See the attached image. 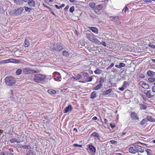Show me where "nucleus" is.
Returning <instances> with one entry per match:
<instances>
[{"label":"nucleus","mask_w":155,"mask_h":155,"mask_svg":"<svg viewBox=\"0 0 155 155\" xmlns=\"http://www.w3.org/2000/svg\"><path fill=\"white\" fill-rule=\"evenodd\" d=\"M89 28L94 33L97 34L98 33V29L97 28L95 27H90Z\"/></svg>","instance_id":"17"},{"label":"nucleus","mask_w":155,"mask_h":155,"mask_svg":"<svg viewBox=\"0 0 155 155\" xmlns=\"http://www.w3.org/2000/svg\"><path fill=\"white\" fill-rule=\"evenodd\" d=\"M10 141L12 143H14L15 142H16L18 143H19L20 141L18 140L16 138H13L10 139Z\"/></svg>","instance_id":"26"},{"label":"nucleus","mask_w":155,"mask_h":155,"mask_svg":"<svg viewBox=\"0 0 155 155\" xmlns=\"http://www.w3.org/2000/svg\"><path fill=\"white\" fill-rule=\"evenodd\" d=\"M43 5L44 7H45V8H47L56 17V15L55 14L54 12L52 11V9L50 8V7H48V6L46 5L45 4H43Z\"/></svg>","instance_id":"18"},{"label":"nucleus","mask_w":155,"mask_h":155,"mask_svg":"<svg viewBox=\"0 0 155 155\" xmlns=\"http://www.w3.org/2000/svg\"><path fill=\"white\" fill-rule=\"evenodd\" d=\"M82 77V76L80 74H78L76 77L72 76L71 78V80L74 81L80 79Z\"/></svg>","instance_id":"9"},{"label":"nucleus","mask_w":155,"mask_h":155,"mask_svg":"<svg viewBox=\"0 0 155 155\" xmlns=\"http://www.w3.org/2000/svg\"><path fill=\"white\" fill-rule=\"evenodd\" d=\"M141 97H142L143 99L145 101H146L147 100V98L145 96L141 94Z\"/></svg>","instance_id":"48"},{"label":"nucleus","mask_w":155,"mask_h":155,"mask_svg":"<svg viewBox=\"0 0 155 155\" xmlns=\"http://www.w3.org/2000/svg\"><path fill=\"white\" fill-rule=\"evenodd\" d=\"M28 1V4L29 6L31 7H34L35 6V2L34 0H29Z\"/></svg>","instance_id":"14"},{"label":"nucleus","mask_w":155,"mask_h":155,"mask_svg":"<svg viewBox=\"0 0 155 155\" xmlns=\"http://www.w3.org/2000/svg\"><path fill=\"white\" fill-rule=\"evenodd\" d=\"M147 118L143 119L142 121L140 122V124L141 125H144L147 122Z\"/></svg>","instance_id":"31"},{"label":"nucleus","mask_w":155,"mask_h":155,"mask_svg":"<svg viewBox=\"0 0 155 155\" xmlns=\"http://www.w3.org/2000/svg\"><path fill=\"white\" fill-rule=\"evenodd\" d=\"M69 8V6L68 5H67L64 9V11L66 12H67Z\"/></svg>","instance_id":"49"},{"label":"nucleus","mask_w":155,"mask_h":155,"mask_svg":"<svg viewBox=\"0 0 155 155\" xmlns=\"http://www.w3.org/2000/svg\"><path fill=\"white\" fill-rule=\"evenodd\" d=\"M41 71L40 69L36 68L32 69L31 68H26L23 69V72L25 74H31L34 73H39Z\"/></svg>","instance_id":"3"},{"label":"nucleus","mask_w":155,"mask_h":155,"mask_svg":"<svg viewBox=\"0 0 155 155\" xmlns=\"http://www.w3.org/2000/svg\"><path fill=\"white\" fill-rule=\"evenodd\" d=\"M25 10L26 12H30L32 10V9L28 7H25Z\"/></svg>","instance_id":"40"},{"label":"nucleus","mask_w":155,"mask_h":155,"mask_svg":"<svg viewBox=\"0 0 155 155\" xmlns=\"http://www.w3.org/2000/svg\"><path fill=\"white\" fill-rule=\"evenodd\" d=\"M110 125L112 128H113L115 127V125L114 124H110Z\"/></svg>","instance_id":"55"},{"label":"nucleus","mask_w":155,"mask_h":155,"mask_svg":"<svg viewBox=\"0 0 155 155\" xmlns=\"http://www.w3.org/2000/svg\"><path fill=\"white\" fill-rule=\"evenodd\" d=\"M72 109V106L70 104L68 105V106L64 110L63 112L64 113H68L69 111H71Z\"/></svg>","instance_id":"11"},{"label":"nucleus","mask_w":155,"mask_h":155,"mask_svg":"<svg viewBox=\"0 0 155 155\" xmlns=\"http://www.w3.org/2000/svg\"><path fill=\"white\" fill-rule=\"evenodd\" d=\"M146 152L147 153V154L148 155H151V150L150 149H147L146 150Z\"/></svg>","instance_id":"43"},{"label":"nucleus","mask_w":155,"mask_h":155,"mask_svg":"<svg viewBox=\"0 0 155 155\" xmlns=\"http://www.w3.org/2000/svg\"><path fill=\"white\" fill-rule=\"evenodd\" d=\"M129 85V83L128 82L124 81L122 85V86L126 88Z\"/></svg>","instance_id":"29"},{"label":"nucleus","mask_w":155,"mask_h":155,"mask_svg":"<svg viewBox=\"0 0 155 155\" xmlns=\"http://www.w3.org/2000/svg\"><path fill=\"white\" fill-rule=\"evenodd\" d=\"M139 84L144 89H147L149 88V85L143 81H140L139 83Z\"/></svg>","instance_id":"8"},{"label":"nucleus","mask_w":155,"mask_h":155,"mask_svg":"<svg viewBox=\"0 0 155 155\" xmlns=\"http://www.w3.org/2000/svg\"><path fill=\"white\" fill-rule=\"evenodd\" d=\"M144 93L146 95L147 97L149 98H150L154 96L153 95H151V91L150 90L147 91L146 92H144Z\"/></svg>","instance_id":"16"},{"label":"nucleus","mask_w":155,"mask_h":155,"mask_svg":"<svg viewBox=\"0 0 155 155\" xmlns=\"http://www.w3.org/2000/svg\"><path fill=\"white\" fill-rule=\"evenodd\" d=\"M62 54L64 56L67 58L68 57L69 55V53L66 51H63Z\"/></svg>","instance_id":"30"},{"label":"nucleus","mask_w":155,"mask_h":155,"mask_svg":"<svg viewBox=\"0 0 155 155\" xmlns=\"http://www.w3.org/2000/svg\"><path fill=\"white\" fill-rule=\"evenodd\" d=\"M130 117L131 120L133 121H136L139 120V119L138 114L134 111L132 112L130 114Z\"/></svg>","instance_id":"7"},{"label":"nucleus","mask_w":155,"mask_h":155,"mask_svg":"<svg viewBox=\"0 0 155 155\" xmlns=\"http://www.w3.org/2000/svg\"><path fill=\"white\" fill-rule=\"evenodd\" d=\"M147 120H149L150 121H153L154 118L151 116H147Z\"/></svg>","instance_id":"39"},{"label":"nucleus","mask_w":155,"mask_h":155,"mask_svg":"<svg viewBox=\"0 0 155 155\" xmlns=\"http://www.w3.org/2000/svg\"><path fill=\"white\" fill-rule=\"evenodd\" d=\"M23 10V8L21 7L17 9H14L11 11L9 14L11 16H17L21 14Z\"/></svg>","instance_id":"5"},{"label":"nucleus","mask_w":155,"mask_h":155,"mask_svg":"<svg viewBox=\"0 0 155 155\" xmlns=\"http://www.w3.org/2000/svg\"><path fill=\"white\" fill-rule=\"evenodd\" d=\"M152 90L153 92H155V85H154L152 87Z\"/></svg>","instance_id":"53"},{"label":"nucleus","mask_w":155,"mask_h":155,"mask_svg":"<svg viewBox=\"0 0 155 155\" xmlns=\"http://www.w3.org/2000/svg\"><path fill=\"white\" fill-rule=\"evenodd\" d=\"M103 8V6L102 5H99L96 6L95 8V12L100 11Z\"/></svg>","instance_id":"15"},{"label":"nucleus","mask_w":155,"mask_h":155,"mask_svg":"<svg viewBox=\"0 0 155 155\" xmlns=\"http://www.w3.org/2000/svg\"><path fill=\"white\" fill-rule=\"evenodd\" d=\"M97 119V117L96 116L92 118V120H96Z\"/></svg>","instance_id":"58"},{"label":"nucleus","mask_w":155,"mask_h":155,"mask_svg":"<svg viewBox=\"0 0 155 155\" xmlns=\"http://www.w3.org/2000/svg\"><path fill=\"white\" fill-rule=\"evenodd\" d=\"M86 36L87 38L91 41L97 44L99 42L98 39L94 37V35L92 34L87 33Z\"/></svg>","instance_id":"6"},{"label":"nucleus","mask_w":155,"mask_h":155,"mask_svg":"<svg viewBox=\"0 0 155 155\" xmlns=\"http://www.w3.org/2000/svg\"><path fill=\"white\" fill-rule=\"evenodd\" d=\"M4 63H10V61H9V59H8L4 60Z\"/></svg>","instance_id":"54"},{"label":"nucleus","mask_w":155,"mask_h":155,"mask_svg":"<svg viewBox=\"0 0 155 155\" xmlns=\"http://www.w3.org/2000/svg\"><path fill=\"white\" fill-rule=\"evenodd\" d=\"M73 146L75 147H82V146L81 145H79L78 144H73Z\"/></svg>","instance_id":"47"},{"label":"nucleus","mask_w":155,"mask_h":155,"mask_svg":"<svg viewBox=\"0 0 155 155\" xmlns=\"http://www.w3.org/2000/svg\"><path fill=\"white\" fill-rule=\"evenodd\" d=\"M82 73H83L82 75L84 77H87L89 75V74L87 72H82Z\"/></svg>","instance_id":"44"},{"label":"nucleus","mask_w":155,"mask_h":155,"mask_svg":"<svg viewBox=\"0 0 155 155\" xmlns=\"http://www.w3.org/2000/svg\"><path fill=\"white\" fill-rule=\"evenodd\" d=\"M9 61L10 62L17 63L19 62V61L18 60L14 59L12 58L9 59Z\"/></svg>","instance_id":"22"},{"label":"nucleus","mask_w":155,"mask_h":155,"mask_svg":"<svg viewBox=\"0 0 155 155\" xmlns=\"http://www.w3.org/2000/svg\"><path fill=\"white\" fill-rule=\"evenodd\" d=\"M98 41H99V42H98L97 44H96L97 45H100L101 44L102 45H103L104 47H106L107 46L106 44L105 43V42L104 41H102L101 42L98 40Z\"/></svg>","instance_id":"35"},{"label":"nucleus","mask_w":155,"mask_h":155,"mask_svg":"<svg viewBox=\"0 0 155 155\" xmlns=\"http://www.w3.org/2000/svg\"><path fill=\"white\" fill-rule=\"evenodd\" d=\"M154 73L153 72L151 71H149L147 72V75L150 77L153 76Z\"/></svg>","instance_id":"34"},{"label":"nucleus","mask_w":155,"mask_h":155,"mask_svg":"<svg viewBox=\"0 0 155 155\" xmlns=\"http://www.w3.org/2000/svg\"><path fill=\"white\" fill-rule=\"evenodd\" d=\"M87 146L89 150L91 152L94 153H96V149L94 146L91 144H88Z\"/></svg>","instance_id":"10"},{"label":"nucleus","mask_w":155,"mask_h":155,"mask_svg":"<svg viewBox=\"0 0 155 155\" xmlns=\"http://www.w3.org/2000/svg\"><path fill=\"white\" fill-rule=\"evenodd\" d=\"M20 147H21L24 149H27L28 150H29L31 148V147L29 145H22L20 146Z\"/></svg>","instance_id":"24"},{"label":"nucleus","mask_w":155,"mask_h":155,"mask_svg":"<svg viewBox=\"0 0 155 155\" xmlns=\"http://www.w3.org/2000/svg\"><path fill=\"white\" fill-rule=\"evenodd\" d=\"M46 78V76L42 74H36L34 75V81L37 83L43 84Z\"/></svg>","instance_id":"1"},{"label":"nucleus","mask_w":155,"mask_h":155,"mask_svg":"<svg viewBox=\"0 0 155 155\" xmlns=\"http://www.w3.org/2000/svg\"><path fill=\"white\" fill-rule=\"evenodd\" d=\"M91 136H94V137H97V138L98 139V140L100 139V136L96 132H93L91 134Z\"/></svg>","instance_id":"25"},{"label":"nucleus","mask_w":155,"mask_h":155,"mask_svg":"<svg viewBox=\"0 0 155 155\" xmlns=\"http://www.w3.org/2000/svg\"><path fill=\"white\" fill-rule=\"evenodd\" d=\"M102 72V70L98 68H97L94 71L95 74H100Z\"/></svg>","instance_id":"27"},{"label":"nucleus","mask_w":155,"mask_h":155,"mask_svg":"<svg viewBox=\"0 0 155 155\" xmlns=\"http://www.w3.org/2000/svg\"><path fill=\"white\" fill-rule=\"evenodd\" d=\"M143 1L145 2H151L150 0H143Z\"/></svg>","instance_id":"57"},{"label":"nucleus","mask_w":155,"mask_h":155,"mask_svg":"<svg viewBox=\"0 0 155 155\" xmlns=\"http://www.w3.org/2000/svg\"><path fill=\"white\" fill-rule=\"evenodd\" d=\"M136 148V146H135L134 147H131L129 149V151L130 153L135 154L137 152Z\"/></svg>","instance_id":"13"},{"label":"nucleus","mask_w":155,"mask_h":155,"mask_svg":"<svg viewBox=\"0 0 155 155\" xmlns=\"http://www.w3.org/2000/svg\"><path fill=\"white\" fill-rule=\"evenodd\" d=\"M104 79L103 78L101 77L100 78L99 81V84H101V85H102L104 83Z\"/></svg>","instance_id":"38"},{"label":"nucleus","mask_w":155,"mask_h":155,"mask_svg":"<svg viewBox=\"0 0 155 155\" xmlns=\"http://www.w3.org/2000/svg\"><path fill=\"white\" fill-rule=\"evenodd\" d=\"M30 43L29 41L27 39H26L24 43V47L25 48H27L28 47Z\"/></svg>","instance_id":"19"},{"label":"nucleus","mask_w":155,"mask_h":155,"mask_svg":"<svg viewBox=\"0 0 155 155\" xmlns=\"http://www.w3.org/2000/svg\"><path fill=\"white\" fill-rule=\"evenodd\" d=\"M148 81L150 82H153L155 81V78H150L148 79Z\"/></svg>","instance_id":"41"},{"label":"nucleus","mask_w":155,"mask_h":155,"mask_svg":"<svg viewBox=\"0 0 155 155\" xmlns=\"http://www.w3.org/2000/svg\"><path fill=\"white\" fill-rule=\"evenodd\" d=\"M125 65L126 64L122 62H121L119 64V65H115V66L116 68H120L122 67H125Z\"/></svg>","instance_id":"20"},{"label":"nucleus","mask_w":155,"mask_h":155,"mask_svg":"<svg viewBox=\"0 0 155 155\" xmlns=\"http://www.w3.org/2000/svg\"><path fill=\"white\" fill-rule=\"evenodd\" d=\"M140 110H145L147 108V106L143 104H139Z\"/></svg>","instance_id":"28"},{"label":"nucleus","mask_w":155,"mask_h":155,"mask_svg":"<svg viewBox=\"0 0 155 155\" xmlns=\"http://www.w3.org/2000/svg\"><path fill=\"white\" fill-rule=\"evenodd\" d=\"M128 10V9L127 7H126L125 8H124L123 9V11H124V13H125Z\"/></svg>","instance_id":"51"},{"label":"nucleus","mask_w":155,"mask_h":155,"mask_svg":"<svg viewBox=\"0 0 155 155\" xmlns=\"http://www.w3.org/2000/svg\"><path fill=\"white\" fill-rule=\"evenodd\" d=\"M104 122L105 124H107V122H108V121L107 120V119H106L105 118L104 119Z\"/></svg>","instance_id":"59"},{"label":"nucleus","mask_w":155,"mask_h":155,"mask_svg":"<svg viewBox=\"0 0 155 155\" xmlns=\"http://www.w3.org/2000/svg\"><path fill=\"white\" fill-rule=\"evenodd\" d=\"M149 46L150 47H151L152 48H155V46L154 45H149Z\"/></svg>","instance_id":"61"},{"label":"nucleus","mask_w":155,"mask_h":155,"mask_svg":"<svg viewBox=\"0 0 155 155\" xmlns=\"http://www.w3.org/2000/svg\"><path fill=\"white\" fill-rule=\"evenodd\" d=\"M112 89H109L106 91H103V94L104 95H108L110 94L112 91Z\"/></svg>","instance_id":"21"},{"label":"nucleus","mask_w":155,"mask_h":155,"mask_svg":"<svg viewBox=\"0 0 155 155\" xmlns=\"http://www.w3.org/2000/svg\"><path fill=\"white\" fill-rule=\"evenodd\" d=\"M65 6V4H63L61 5L60 6V8H63Z\"/></svg>","instance_id":"62"},{"label":"nucleus","mask_w":155,"mask_h":155,"mask_svg":"<svg viewBox=\"0 0 155 155\" xmlns=\"http://www.w3.org/2000/svg\"><path fill=\"white\" fill-rule=\"evenodd\" d=\"M125 88L123 86H122V87H119L118 88V89L120 90V91H124V90L125 89Z\"/></svg>","instance_id":"52"},{"label":"nucleus","mask_w":155,"mask_h":155,"mask_svg":"<svg viewBox=\"0 0 155 155\" xmlns=\"http://www.w3.org/2000/svg\"><path fill=\"white\" fill-rule=\"evenodd\" d=\"M5 81L7 85L12 86L15 84L16 80L12 77H7L5 78Z\"/></svg>","instance_id":"4"},{"label":"nucleus","mask_w":155,"mask_h":155,"mask_svg":"<svg viewBox=\"0 0 155 155\" xmlns=\"http://www.w3.org/2000/svg\"><path fill=\"white\" fill-rule=\"evenodd\" d=\"M0 155H6V154L4 152H1L0 153Z\"/></svg>","instance_id":"64"},{"label":"nucleus","mask_w":155,"mask_h":155,"mask_svg":"<svg viewBox=\"0 0 155 155\" xmlns=\"http://www.w3.org/2000/svg\"><path fill=\"white\" fill-rule=\"evenodd\" d=\"M48 91L49 93L52 94H54L56 92V91L52 89H49L48 90Z\"/></svg>","instance_id":"32"},{"label":"nucleus","mask_w":155,"mask_h":155,"mask_svg":"<svg viewBox=\"0 0 155 155\" xmlns=\"http://www.w3.org/2000/svg\"><path fill=\"white\" fill-rule=\"evenodd\" d=\"M51 48L53 51H59L64 49L63 45L61 43H54L51 46Z\"/></svg>","instance_id":"2"},{"label":"nucleus","mask_w":155,"mask_h":155,"mask_svg":"<svg viewBox=\"0 0 155 155\" xmlns=\"http://www.w3.org/2000/svg\"><path fill=\"white\" fill-rule=\"evenodd\" d=\"M22 71L21 69H18L16 71V73L18 75H19L21 74Z\"/></svg>","instance_id":"42"},{"label":"nucleus","mask_w":155,"mask_h":155,"mask_svg":"<svg viewBox=\"0 0 155 155\" xmlns=\"http://www.w3.org/2000/svg\"><path fill=\"white\" fill-rule=\"evenodd\" d=\"M90 5L91 8H93L95 6V4L94 3H91L90 4Z\"/></svg>","instance_id":"50"},{"label":"nucleus","mask_w":155,"mask_h":155,"mask_svg":"<svg viewBox=\"0 0 155 155\" xmlns=\"http://www.w3.org/2000/svg\"><path fill=\"white\" fill-rule=\"evenodd\" d=\"M102 86V85H101V84H99L98 85H97L96 86L94 87L93 89L94 90H98L100 89Z\"/></svg>","instance_id":"33"},{"label":"nucleus","mask_w":155,"mask_h":155,"mask_svg":"<svg viewBox=\"0 0 155 155\" xmlns=\"http://www.w3.org/2000/svg\"><path fill=\"white\" fill-rule=\"evenodd\" d=\"M54 79L55 80L57 81H60V80L59 79L61 78V75H58V76L55 75L54 76Z\"/></svg>","instance_id":"36"},{"label":"nucleus","mask_w":155,"mask_h":155,"mask_svg":"<svg viewBox=\"0 0 155 155\" xmlns=\"http://www.w3.org/2000/svg\"><path fill=\"white\" fill-rule=\"evenodd\" d=\"M55 7L57 8V9H60V6H59L58 5H55Z\"/></svg>","instance_id":"60"},{"label":"nucleus","mask_w":155,"mask_h":155,"mask_svg":"<svg viewBox=\"0 0 155 155\" xmlns=\"http://www.w3.org/2000/svg\"><path fill=\"white\" fill-rule=\"evenodd\" d=\"M97 95V92L95 91L92 92L91 94L90 97L92 99H94Z\"/></svg>","instance_id":"23"},{"label":"nucleus","mask_w":155,"mask_h":155,"mask_svg":"<svg viewBox=\"0 0 155 155\" xmlns=\"http://www.w3.org/2000/svg\"><path fill=\"white\" fill-rule=\"evenodd\" d=\"M55 75L58 76V75H60V74L58 72H55Z\"/></svg>","instance_id":"63"},{"label":"nucleus","mask_w":155,"mask_h":155,"mask_svg":"<svg viewBox=\"0 0 155 155\" xmlns=\"http://www.w3.org/2000/svg\"><path fill=\"white\" fill-rule=\"evenodd\" d=\"M110 142L111 144H116L117 143V141L115 140H111Z\"/></svg>","instance_id":"46"},{"label":"nucleus","mask_w":155,"mask_h":155,"mask_svg":"<svg viewBox=\"0 0 155 155\" xmlns=\"http://www.w3.org/2000/svg\"><path fill=\"white\" fill-rule=\"evenodd\" d=\"M7 155H14V154L11 152H7Z\"/></svg>","instance_id":"56"},{"label":"nucleus","mask_w":155,"mask_h":155,"mask_svg":"<svg viewBox=\"0 0 155 155\" xmlns=\"http://www.w3.org/2000/svg\"><path fill=\"white\" fill-rule=\"evenodd\" d=\"M93 79L92 76L87 77L86 79V82H91L92 81Z\"/></svg>","instance_id":"37"},{"label":"nucleus","mask_w":155,"mask_h":155,"mask_svg":"<svg viewBox=\"0 0 155 155\" xmlns=\"http://www.w3.org/2000/svg\"><path fill=\"white\" fill-rule=\"evenodd\" d=\"M74 10V6L71 7L69 9V11L71 13H73Z\"/></svg>","instance_id":"45"},{"label":"nucleus","mask_w":155,"mask_h":155,"mask_svg":"<svg viewBox=\"0 0 155 155\" xmlns=\"http://www.w3.org/2000/svg\"><path fill=\"white\" fill-rule=\"evenodd\" d=\"M136 147L137 151V152L142 153L144 151V148L140 146L136 145Z\"/></svg>","instance_id":"12"}]
</instances>
